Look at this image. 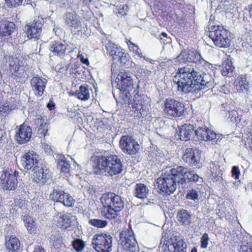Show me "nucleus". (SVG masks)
<instances>
[{
	"instance_id": "nucleus-1",
	"label": "nucleus",
	"mask_w": 252,
	"mask_h": 252,
	"mask_svg": "<svg viewBox=\"0 0 252 252\" xmlns=\"http://www.w3.org/2000/svg\"><path fill=\"white\" fill-rule=\"evenodd\" d=\"M172 80L177 85V90L186 94L209 88L214 82L210 74L197 71L189 66L179 68Z\"/></svg>"
},
{
	"instance_id": "nucleus-2",
	"label": "nucleus",
	"mask_w": 252,
	"mask_h": 252,
	"mask_svg": "<svg viewBox=\"0 0 252 252\" xmlns=\"http://www.w3.org/2000/svg\"><path fill=\"white\" fill-rule=\"evenodd\" d=\"M96 165L94 171L96 174H104L113 176L122 172L123 166L121 160L116 155L104 154L95 157Z\"/></svg>"
},
{
	"instance_id": "nucleus-3",
	"label": "nucleus",
	"mask_w": 252,
	"mask_h": 252,
	"mask_svg": "<svg viewBox=\"0 0 252 252\" xmlns=\"http://www.w3.org/2000/svg\"><path fill=\"white\" fill-rule=\"evenodd\" d=\"M184 180L181 179L178 166L172 168L169 172L162 173L158 177L155 183V186L160 192L166 195H170L176 189L177 185L183 184Z\"/></svg>"
},
{
	"instance_id": "nucleus-4",
	"label": "nucleus",
	"mask_w": 252,
	"mask_h": 252,
	"mask_svg": "<svg viewBox=\"0 0 252 252\" xmlns=\"http://www.w3.org/2000/svg\"><path fill=\"white\" fill-rule=\"evenodd\" d=\"M209 37L215 45L221 48H226L230 46L231 40L228 38V32L220 25H209Z\"/></svg>"
},
{
	"instance_id": "nucleus-5",
	"label": "nucleus",
	"mask_w": 252,
	"mask_h": 252,
	"mask_svg": "<svg viewBox=\"0 0 252 252\" xmlns=\"http://www.w3.org/2000/svg\"><path fill=\"white\" fill-rule=\"evenodd\" d=\"M117 88L123 94L125 93V98L130 100L132 94L136 92L133 87V82L129 72L122 71L118 74L116 79Z\"/></svg>"
},
{
	"instance_id": "nucleus-6",
	"label": "nucleus",
	"mask_w": 252,
	"mask_h": 252,
	"mask_svg": "<svg viewBox=\"0 0 252 252\" xmlns=\"http://www.w3.org/2000/svg\"><path fill=\"white\" fill-rule=\"evenodd\" d=\"M185 105L174 99H166L163 103V113L168 117L180 118L185 114Z\"/></svg>"
},
{
	"instance_id": "nucleus-7",
	"label": "nucleus",
	"mask_w": 252,
	"mask_h": 252,
	"mask_svg": "<svg viewBox=\"0 0 252 252\" xmlns=\"http://www.w3.org/2000/svg\"><path fill=\"white\" fill-rule=\"evenodd\" d=\"M112 237L110 234L100 233L94 234L92 245L97 252H110L112 248Z\"/></svg>"
},
{
	"instance_id": "nucleus-8",
	"label": "nucleus",
	"mask_w": 252,
	"mask_h": 252,
	"mask_svg": "<svg viewBox=\"0 0 252 252\" xmlns=\"http://www.w3.org/2000/svg\"><path fill=\"white\" fill-rule=\"evenodd\" d=\"M131 98L129 100L127 98H125V101H127L129 105H131V111L133 112L134 116L139 118L145 117L149 113V107L142 96L137 93L133 100H131Z\"/></svg>"
},
{
	"instance_id": "nucleus-9",
	"label": "nucleus",
	"mask_w": 252,
	"mask_h": 252,
	"mask_svg": "<svg viewBox=\"0 0 252 252\" xmlns=\"http://www.w3.org/2000/svg\"><path fill=\"white\" fill-rule=\"evenodd\" d=\"M19 172L3 169L0 178V186L3 189L14 190L17 186Z\"/></svg>"
},
{
	"instance_id": "nucleus-10",
	"label": "nucleus",
	"mask_w": 252,
	"mask_h": 252,
	"mask_svg": "<svg viewBox=\"0 0 252 252\" xmlns=\"http://www.w3.org/2000/svg\"><path fill=\"white\" fill-rule=\"evenodd\" d=\"M52 200L63 203L65 206L71 207L74 203L75 200L68 193H65L62 187L55 186L50 195Z\"/></svg>"
},
{
	"instance_id": "nucleus-11",
	"label": "nucleus",
	"mask_w": 252,
	"mask_h": 252,
	"mask_svg": "<svg viewBox=\"0 0 252 252\" xmlns=\"http://www.w3.org/2000/svg\"><path fill=\"white\" fill-rule=\"evenodd\" d=\"M132 231L124 230L120 234L119 242L126 252H134L137 244Z\"/></svg>"
},
{
	"instance_id": "nucleus-12",
	"label": "nucleus",
	"mask_w": 252,
	"mask_h": 252,
	"mask_svg": "<svg viewBox=\"0 0 252 252\" xmlns=\"http://www.w3.org/2000/svg\"><path fill=\"white\" fill-rule=\"evenodd\" d=\"M38 155L33 151L24 153L21 158V161L25 169L33 171L39 168Z\"/></svg>"
},
{
	"instance_id": "nucleus-13",
	"label": "nucleus",
	"mask_w": 252,
	"mask_h": 252,
	"mask_svg": "<svg viewBox=\"0 0 252 252\" xmlns=\"http://www.w3.org/2000/svg\"><path fill=\"white\" fill-rule=\"evenodd\" d=\"M120 146L122 151L129 154H135L139 149V145L130 135L122 136L120 140Z\"/></svg>"
},
{
	"instance_id": "nucleus-14",
	"label": "nucleus",
	"mask_w": 252,
	"mask_h": 252,
	"mask_svg": "<svg viewBox=\"0 0 252 252\" xmlns=\"http://www.w3.org/2000/svg\"><path fill=\"white\" fill-rule=\"evenodd\" d=\"M124 205V201L121 197L117 195L116 199H114V203L111 205V208L108 209V211H104L105 217L108 219H114L118 221L120 220L118 213L122 210Z\"/></svg>"
},
{
	"instance_id": "nucleus-15",
	"label": "nucleus",
	"mask_w": 252,
	"mask_h": 252,
	"mask_svg": "<svg viewBox=\"0 0 252 252\" xmlns=\"http://www.w3.org/2000/svg\"><path fill=\"white\" fill-rule=\"evenodd\" d=\"M54 220L57 226L63 229H68L77 223L76 217L69 213L58 215Z\"/></svg>"
},
{
	"instance_id": "nucleus-16",
	"label": "nucleus",
	"mask_w": 252,
	"mask_h": 252,
	"mask_svg": "<svg viewBox=\"0 0 252 252\" xmlns=\"http://www.w3.org/2000/svg\"><path fill=\"white\" fill-rule=\"evenodd\" d=\"M179 169L181 179L184 180L182 184V188L186 185V180L188 179L189 181L193 182L197 185H200L203 182V179L202 177L198 176L193 171L189 170L187 168L179 166H178Z\"/></svg>"
},
{
	"instance_id": "nucleus-17",
	"label": "nucleus",
	"mask_w": 252,
	"mask_h": 252,
	"mask_svg": "<svg viewBox=\"0 0 252 252\" xmlns=\"http://www.w3.org/2000/svg\"><path fill=\"white\" fill-rule=\"evenodd\" d=\"M32 128L25 123L20 125L17 129L15 137L17 142L20 144H24L28 142L32 137Z\"/></svg>"
},
{
	"instance_id": "nucleus-18",
	"label": "nucleus",
	"mask_w": 252,
	"mask_h": 252,
	"mask_svg": "<svg viewBox=\"0 0 252 252\" xmlns=\"http://www.w3.org/2000/svg\"><path fill=\"white\" fill-rule=\"evenodd\" d=\"M195 134L200 140L210 141L216 143L220 137V134H216L205 126L199 127L195 130Z\"/></svg>"
},
{
	"instance_id": "nucleus-19",
	"label": "nucleus",
	"mask_w": 252,
	"mask_h": 252,
	"mask_svg": "<svg viewBox=\"0 0 252 252\" xmlns=\"http://www.w3.org/2000/svg\"><path fill=\"white\" fill-rule=\"evenodd\" d=\"M200 157L199 151L189 148L185 150L183 159L190 165L196 166L200 162Z\"/></svg>"
},
{
	"instance_id": "nucleus-20",
	"label": "nucleus",
	"mask_w": 252,
	"mask_h": 252,
	"mask_svg": "<svg viewBox=\"0 0 252 252\" xmlns=\"http://www.w3.org/2000/svg\"><path fill=\"white\" fill-rule=\"evenodd\" d=\"M195 134V130L192 125L185 124L178 127L175 137L182 141H187L192 138Z\"/></svg>"
},
{
	"instance_id": "nucleus-21",
	"label": "nucleus",
	"mask_w": 252,
	"mask_h": 252,
	"mask_svg": "<svg viewBox=\"0 0 252 252\" xmlns=\"http://www.w3.org/2000/svg\"><path fill=\"white\" fill-rule=\"evenodd\" d=\"M47 80L38 76L33 77L31 81V84L34 94L37 96L43 95L47 85Z\"/></svg>"
},
{
	"instance_id": "nucleus-22",
	"label": "nucleus",
	"mask_w": 252,
	"mask_h": 252,
	"mask_svg": "<svg viewBox=\"0 0 252 252\" xmlns=\"http://www.w3.org/2000/svg\"><path fill=\"white\" fill-rule=\"evenodd\" d=\"M42 24L39 21L33 22L25 27V31L29 39H38L41 33Z\"/></svg>"
},
{
	"instance_id": "nucleus-23",
	"label": "nucleus",
	"mask_w": 252,
	"mask_h": 252,
	"mask_svg": "<svg viewBox=\"0 0 252 252\" xmlns=\"http://www.w3.org/2000/svg\"><path fill=\"white\" fill-rule=\"evenodd\" d=\"M65 23L71 30H74L80 28L82 24L80 17L74 12H67L65 15Z\"/></svg>"
},
{
	"instance_id": "nucleus-24",
	"label": "nucleus",
	"mask_w": 252,
	"mask_h": 252,
	"mask_svg": "<svg viewBox=\"0 0 252 252\" xmlns=\"http://www.w3.org/2000/svg\"><path fill=\"white\" fill-rule=\"evenodd\" d=\"M17 63L18 60L17 58L12 57L5 56L3 60V64H4L2 68L4 69H6L8 66L12 74L18 76L19 66Z\"/></svg>"
},
{
	"instance_id": "nucleus-25",
	"label": "nucleus",
	"mask_w": 252,
	"mask_h": 252,
	"mask_svg": "<svg viewBox=\"0 0 252 252\" xmlns=\"http://www.w3.org/2000/svg\"><path fill=\"white\" fill-rule=\"evenodd\" d=\"M58 168L60 169L62 175L68 177L70 175V164L64 156H61L57 162Z\"/></svg>"
},
{
	"instance_id": "nucleus-26",
	"label": "nucleus",
	"mask_w": 252,
	"mask_h": 252,
	"mask_svg": "<svg viewBox=\"0 0 252 252\" xmlns=\"http://www.w3.org/2000/svg\"><path fill=\"white\" fill-rule=\"evenodd\" d=\"M220 67L223 76L231 75L235 69L233 65L231 57L230 56H227Z\"/></svg>"
},
{
	"instance_id": "nucleus-27",
	"label": "nucleus",
	"mask_w": 252,
	"mask_h": 252,
	"mask_svg": "<svg viewBox=\"0 0 252 252\" xmlns=\"http://www.w3.org/2000/svg\"><path fill=\"white\" fill-rule=\"evenodd\" d=\"M117 195L112 192L105 193L102 195L100 199L104 207V211H108V209L111 208V205L114 203V199H116Z\"/></svg>"
},
{
	"instance_id": "nucleus-28",
	"label": "nucleus",
	"mask_w": 252,
	"mask_h": 252,
	"mask_svg": "<svg viewBox=\"0 0 252 252\" xmlns=\"http://www.w3.org/2000/svg\"><path fill=\"white\" fill-rule=\"evenodd\" d=\"M149 191L147 186L143 184L137 183L134 187V195L138 198L144 199L148 197Z\"/></svg>"
},
{
	"instance_id": "nucleus-29",
	"label": "nucleus",
	"mask_w": 252,
	"mask_h": 252,
	"mask_svg": "<svg viewBox=\"0 0 252 252\" xmlns=\"http://www.w3.org/2000/svg\"><path fill=\"white\" fill-rule=\"evenodd\" d=\"M15 24L13 22L4 21L0 22V36L10 35L15 29Z\"/></svg>"
},
{
	"instance_id": "nucleus-30",
	"label": "nucleus",
	"mask_w": 252,
	"mask_h": 252,
	"mask_svg": "<svg viewBox=\"0 0 252 252\" xmlns=\"http://www.w3.org/2000/svg\"><path fill=\"white\" fill-rule=\"evenodd\" d=\"M177 219L181 224L188 226L191 222V215L187 210L182 209L178 212Z\"/></svg>"
},
{
	"instance_id": "nucleus-31",
	"label": "nucleus",
	"mask_w": 252,
	"mask_h": 252,
	"mask_svg": "<svg viewBox=\"0 0 252 252\" xmlns=\"http://www.w3.org/2000/svg\"><path fill=\"white\" fill-rule=\"evenodd\" d=\"M5 241V246L9 252H14L19 250L20 243L17 237H10L8 240L7 237H6Z\"/></svg>"
},
{
	"instance_id": "nucleus-32",
	"label": "nucleus",
	"mask_w": 252,
	"mask_h": 252,
	"mask_svg": "<svg viewBox=\"0 0 252 252\" xmlns=\"http://www.w3.org/2000/svg\"><path fill=\"white\" fill-rule=\"evenodd\" d=\"M187 245L182 239L176 240V242L168 246V249L171 252H186Z\"/></svg>"
},
{
	"instance_id": "nucleus-33",
	"label": "nucleus",
	"mask_w": 252,
	"mask_h": 252,
	"mask_svg": "<svg viewBox=\"0 0 252 252\" xmlns=\"http://www.w3.org/2000/svg\"><path fill=\"white\" fill-rule=\"evenodd\" d=\"M75 96L82 100H87L90 97V89L86 84L82 85L75 93Z\"/></svg>"
},
{
	"instance_id": "nucleus-34",
	"label": "nucleus",
	"mask_w": 252,
	"mask_h": 252,
	"mask_svg": "<svg viewBox=\"0 0 252 252\" xmlns=\"http://www.w3.org/2000/svg\"><path fill=\"white\" fill-rule=\"evenodd\" d=\"M50 51L56 55L62 56L64 54L66 50V45L60 42H52L50 48Z\"/></svg>"
},
{
	"instance_id": "nucleus-35",
	"label": "nucleus",
	"mask_w": 252,
	"mask_h": 252,
	"mask_svg": "<svg viewBox=\"0 0 252 252\" xmlns=\"http://www.w3.org/2000/svg\"><path fill=\"white\" fill-rule=\"evenodd\" d=\"M234 88L236 91L239 92H243L249 88V83L245 76H241L234 82Z\"/></svg>"
},
{
	"instance_id": "nucleus-36",
	"label": "nucleus",
	"mask_w": 252,
	"mask_h": 252,
	"mask_svg": "<svg viewBox=\"0 0 252 252\" xmlns=\"http://www.w3.org/2000/svg\"><path fill=\"white\" fill-rule=\"evenodd\" d=\"M33 172H34V177L36 178L37 182L44 183L46 182V179L48 178L46 170H45V172L43 168H39Z\"/></svg>"
},
{
	"instance_id": "nucleus-37",
	"label": "nucleus",
	"mask_w": 252,
	"mask_h": 252,
	"mask_svg": "<svg viewBox=\"0 0 252 252\" xmlns=\"http://www.w3.org/2000/svg\"><path fill=\"white\" fill-rule=\"evenodd\" d=\"M188 62L197 63L200 62L201 63H206V62L202 58L200 54L195 51L187 50Z\"/></svg>"
},
{
	"instance_id": "nucleus-38",
	"label": "nucleus",
	"mask_w": 252,
	"mask_h": 252,
	"mask_svg": "<svg viewBox=\"0 0 252 252\" xmlns=\"http://www.w3.org/2000/svg\"><path fill=\"white\" fill-rule=\"evenodd\" d=\"M24 225L29 233H32L35 230V223L33 219L29 216H24L23 218Z\"/></svg>"
},
{
	"instance_id": "nucleus-39",
	"label": "nucleus",
	"mask_w": 252,
	"mask_h": 252,
	"mask_svg": "<svg viewBox=\"0 0 252 252\" xmlns=\"http://www.w3.org/2000/svg\"><path fill=\"white\" fill-rule=\"evenodd\" d=\"M242 111L241 110H232L228 112V118H230V121L236 123L240 122L241 120V115Z\"/></svg>"
},
{
	"instance_id": "nucleus-40",
	"label": "nucleus",
	"mask_w": 252,
	"mask_h": 252,
	"mask_svg": "<svg viewBox=\"0 0 252 252\" xmlns=\"http://www.w3.org/2000/svg\"><path fill=\"white\" fill-rule=\"evenodd\" d=\"M89 223L94 227L97 228H104L108 224V222L106 220L96 219L89 220Z\"/></svg>"
},
{
	"instance_id": "nucleus-41",
	"label": "nucleus",
	"mask_w": 252,
	"mask_h": 252,
	"mask_svg": "<svg viewBox=\"0 0 252 252\" xmlns=\"http://www.w3.org/2000/svg\"><path fill=\"white\" fill-rule=\"evenodd\" d=\"M73 248L77 252L81 251L85 246V243L82 239L75 238L71 242Z\"/></svg>"
},
{
	"instance_id": "nucleus-42",
	"label": "nucleus",
	"mask_w": 252,
	"mask_h": 252,
	"mask_svg": "<svg viewBox=\"0 0 252 252\" xmlns=\"http://www.w3.org/2000/svg\"><path fill=\"white\" fill-rule=\"evenodd\" d=\"M42 121L41 117L38 118L35 120V123L36 125L40 124V126L38 129V133L40 134L41 135L45 136L47 132L48 129L46 124H43Z\"/></svg>"
},
{
	"instance_id": "nucleus-43",
	"label": "nucleus",
	"mask_w": 252,
	"mask_h": 252,
	"mask_svg": "<svg viewBox=\"0 0 252 252\" xmlns=\"http://www.w3.org/2000/svg\"><path fill=\"white\" fill-rule=\"evenodd\" d=\"M122 55H121L120 58H119V60L121 61V63H122L126 68H128L132 66L131 64L129 65V61L130 59V57L127 53H126L123 52Z\"/></svg>"
},
{
	"instance_id": "nucleus-44",
	"label": "nucleus",
	"mask_w": 252,
	"mask_h": 252,
	"mask_svg": "<svg viewBox=\"0 0 252 252\" xmlns=\"http://www.w3.org/2000/svg\"><path fill=\"white\" fill-rule=\"evenodd\" d=\"M199 193L198 190L194 189H189L186 194V198L189 200L196 201L198 199Z\"/></svg>"
},
{
	"instance_id": "nucleus-45",
	"label": "nucleus",
	"mask_w": 252,
	"mask_h": 252,
	"mask_svg": "<svg viewBox=\"0 0 252 252\" xmlns=\"http://www.w3.org/2000/svg\"><path fill=\"white\" fill-rule=\"evenodd\" d=\"M127 43L131 51L137 55L139 57L142 58L143 57L142 53L139 51V47L137 45L134 44L130 41H128Z\"/></svg>"
},
{
	"instance_id": "nucleus-46",
	"label": "nucleus",
	"mask_w": 252,
	"mask_h": 252,
	"mask_svg": "<svg viewBox=\"0 0 252 252\" xmlns=\"http://www.w3.org/2000/svg\"><path fill=\"white\" fill-rule=\"evenodd\" d=\"M188 57H189V56H188L187 50H183L180 53L179 55L178 56L176 59L180 63H185L188 62Z\"/></svg>"
},
{
	"instance_id": "nucleus-47",
	"label": "nucleus",
	"mask_w": 252,
	"mask_h": 252,
	"mask_svg": "<svg viewBox=\"0 0 252 252\" xmlns=\"http://www.w3.org/2000/svg\"><path fill=\"white\" fill-rule=\"evenodd\" d=\"M105 47L107 52L109 53L110 55H111L113 54L116 49H117L119 46L111 41H109L108 43L106 44Z\"/></svg>"
},
{
	"instance_id": "nucleus-48",
	"label": "nucleus",
	"mask_w": 252,
	"mask_h": 252,
	"mask_svg": "<svg viewBox=\"0 0 252 252\" xmlns=\"http://www.w3.org/2000/svg\"><path fill=\"white\" fill-rule=\"evenodd\" d=\"M7 5L10 7H16L22 5L23 0H5Z\"/></svg>"
},
{
	"instance_id": "nucleus-49",
	"label": "nucleus",
	"mask_w": 252,
	"mask_h": 252,
	"mask_svg": "<svg viewBox=\"0 0 252 252\" xmlns=\"http://www.w3.org/2000/svg\"><path fill=\"white\" fill-rule=\"evenodd\" d=\"M159 40L164 45L171 42V38L168 37L167 34L164 32H162L159 35Z\"/></svg>"
},
{
	"instance_id": "nucleus-50",
	"label": "nucleus",
	"mask_w": 252,
	"mask_h": 252,
	"mask_svg": "<svg viewBox=\"0 0 252 252\" xmlns=\"http://www.w3.org/2000/svg\"><path fill=\"white\" fill-rule=\"evenodd\" d=\"M209 241V236L207 233H205L201 238V248L205 249L207 247Z\"/></svg>"
},
{
	"instance_id": "nucleus-51",
	"label": "nucleus",
	"mask_w": 252,
	"mask_h": 252,
	"mask_svg": "<svg viewBox=\"0 0 252 252\" xmlns=\"http://www.w3.org/2000/svg\"><path fill=\"white\" fill-rule=\"evenodd\" d=\"M124 51L123 49H122L120 47H119L117 49H116L115 51L113 52V54L110 56L112 57L113 60H119V58H120L121 55H122Z\"/></svg>"
},
{
	"instance_id": "nucleus-52",
	"label": "nucleus",
	"mask_w": 252,
	"mask_h": 252,
	"mask_svg": "<svg viewBox=\"0 0 252 252\" xmlns=\"http://www.w3.org/2000/svg\"><path fill=\"white\" fill-rule=\"evenodd\" d=\"M14 204L16 207H18L22 210L26 208L25 201L22 199H16L14 200Z\"/></svg>"
},
{
	"instance_id": "nucleus-53",
	"label": "nucleus",
	"mask_w": 252,
	"mask_h": 252,
	"mask_svg": "<svg viewBox=\"0 0 252 252\" xmlns=\"http://www.w3.org/2000/svg\"><path fill=\"white\" fill-rule=\"evenodd\" d=\"M139 72L142 75L146 76L147 77H148L152 74V71L150 70H148L146 66H142L139 69Z\"/></svg>"
},
{
	"instance_id": "nucleus-54",
	"label": "nucleus",
	"mask_w": 252,
	"mask_h": 252,
	"mask_svg": "<svg viewBox=\"0 0 252 252\" xmlns=\"http://www.w3.org/2000/svg\"><path fill=\"white\" fill-rule=\"evenodd\" d=\"M232 176L236 179L238 180L239 178V175L240 174V172L238 167L237 166H233L232 168Z\"/></svg>"
},
{
	"instance_id": "nucleus-55",
	"label": "nucleus",
	"mask_w": 252,
	"mask_h": 252,
	"mask_svg": "<svg viewBox=\"0 0 252 252\" xmlns=\"http://www.w3.org/2000/svg\"><path fill=\"white\" fill-rule=\"evenodd\" d=\"M77 58L80 60L81 62L87 65H88L89 64V61L88 60V59L87 58H84V56L81 54L80 52L78 53L77 56Z\"/></svg>"
},
{
	"instance_id": "nucleus-56",
	"label": "nucleus",
	"mask_w": 252,
	"mask_h": 252,
	"mask_svg": "<svg viewBox=\"0 0 252 252\" xmlns=\"http://www.w3.org/2000/svg\"><path fill=\"white\" fill-rule=\"evenodd\" d=\"M43 148L45 152L47 154L51 155L53 154V149L50 144L44 143L43 145Z\"/></svg>"
},
{
	"instance_id": "nucleus-57",
	"label": "nucleus",
	"mask_w": 252,
	"mask_h": 252,
	"mask_svg": "<svg viewBox=\"0 0 252 252\" xmlns=\"http://www.w3.org/2000/svg\"><path fill=\"white\" fill-rule=\"evenodd\" d=\"M247 135H248L247 139L248 142L247 143L249 142L252 141V125L249 126L247 127V130L246 131Z\"/></svg>"
},
{
	"instance_id": "nucleus-58",
	"label": "nucleus",
	"mask_w": 252,
	"mask_h": 252,
	"mask_svg": "<svg viewBox=\"0 0 252 252\" xmlns=\"http://www.w3.org/2000/svg\"><path fill=\"white\" fill-rule=\"evenodd\" d=\"M9 109V107L8 104L1 102L0 103V113H4L8 111Z\"/></svg>"
},
{
	"instance_id": "nucleus-59",
	"label": "nucleus",
	"mask_w": 252,
	"mask_h": 252,
	"mask_svg": "<svg viewBox=\"0 0 252 252\" xmlns=\"http://www.w3.org/2000/svg\"><path fill=\"white\" fill-rule=\"evenodd\" d=\"M239 252H252L251 248L249 245H242L239 250Z\"/></svg>"
},
{
	"instance_id": "nucleus-60",
	"label": "nucleus",
	"mask_w": 252,
	"mask_h": 252,
	"mask_svg": "<svg viewBox=\"0 0 252 252\" xmlns=\"http://www.w3.org/2000/svg\"><path fill=\"white\" fill-rule=\"evenodd\" d=\"M239 252H252L251 248L249 245H242L239 250Z\"/></svg>"
},
{
	"instance_id": "nucleus-61",
	"label": "nucleus",
	"mask_w": 252,
	"mask_h": 252,
	"mask_svg": "<svg viewBox=\"0 0 252 252\" xmlns=\"http://www.w3.org/2000/svg\"><path fill=\"white\" fill-rule=\"evenodd\" d=\"M239 252H252L251 248L249 245H242L239 250Z\"/></svg>"
},
{
	"instance_id": "nucleus-62",
	"label": "nucleus",
	"mask_w": 252,
	"mask_h": 252,
	"mask_svg": "<svg viewBox=\"0 0 252 252\" xmlns=\"http://www.w3.org/2000/svg\"><path fill=\"white\" fill-rule=\"evenodd\" d=\"M239 252H252L251 248L249 245H242L239 250Z\"/></svg>"
},
{
	"instance_id": "nucleus-63",
	"label": "nucleus",
	"mask_w": 252,
	"mask_h": 252,
	"mask_svg": "<svg viewBox=\"0 0 252 252\" xmlns=\"http://www.w3.org/2000/svg\"><path fill=\"white\" fill-rule=\"evenodd\" d=\"M53 31L55 32V34L58 36H59L62 33L61 29L58 27H54Z\"/></svg>"
},
{
	"instance_id": "nucleus-64",
	"label": "nucleus",
	"mask_w": 252,
	"mask_h": 252,
	"mask_svg": "<svg viewBox=\"0 0 252 252\" xmlns=\"http://www.w3.org/2000/svg\"><path fill=\"white\" fill-rule=\"evenodd\" d=\"M128 6L124 5L123 7L120 9L119 12L122 15L126 14V12L128 11Z\"/></svg>"
}]
</instances>
